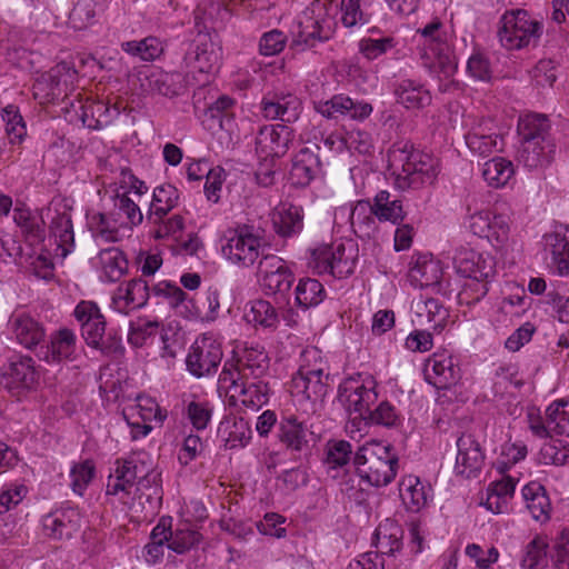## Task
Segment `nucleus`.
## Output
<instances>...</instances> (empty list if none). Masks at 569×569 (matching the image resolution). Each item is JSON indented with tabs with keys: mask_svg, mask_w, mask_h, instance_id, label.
Listing matches in <instances>:
<instances>
[{
	"mask_svg": "<svg viewBox=\"0 0 569 569\" xmlns=\"http://www.w3.org/2000/svg\"><path fill=\"white\" fill-rule=\"evenodd\" d=\"M346 378L338 388V400L349 413H358L360 419L385 427H393L399 421L397 409L389 401H381L376 409L371 406L378 400L376 381L371 377L360 379Z\"/></svg>",
	"mask_w": 569,
	"mask_h": 569,
	"instance_id": "obj_1",
	"label": "nucleus"
},
{
	"mask_svg": "<svg viewBox=\"0 0 569 569\" xmlns=\"http://www.w3.org/2000/svg\"><path fill=\"white\" fill-rule=\"evenodd\" d=\"M391 160L392 163L401 166V171L396 177V186L401 190L431 186L439 173L438 159L416 149L409 142L396 144L391 151Z\"/></svg>",
	"mask_w": 569,
	"mask_h": 569,
	"instance_id": "obj_2",
	"label": "nucleus"
},
{
	"mask_svg": "<svg viewBox=\"0 0 569 569\" xmlns=\"http://www.w3.org/2000/svg\"><path fill=\"white\" fill-rule=\"evenodd\" d=\"M353 465L362 481L373 487H383L396 478L399 458L392 446L369 441L356 451Z\"/></svg>",
	"mask_w": 569,
	"mask_h": 569,
	"instance_id": "obj_3",
	"label": "nucleus"
},
{
	"mask_svg": "<svg viewBox=\"0 0 569 569\" xmlns=\"http://www.w3.org/2000/svg\"><path fill=\"white\" fill-rule=\"evenodd\" d=\"M332 1L311 2L298 17L291 46L301 50L329 41L336 32Z\"/></svg>",
	"mask_w": 569,
	"mask_h": 569,
	"instance_id": "obj_4",
	"label": "nucleus"
},
{
	"mask_svg": "<svg viewBox=\"0 0 569 569\" xmlns=\"http://www.w3.org/2000/svg\"><path fill=\"white\" fill-rule=\"evenodd\" d=\"M418 32L423 39L420 52L422 66L445 78L452 77L458 69V61L442 23L435 19Z\"/></svg>",
	"mask_w": 569,
	"mask_h": 569,
	"instance_id": "obj_5",
	"label": "nucleus"
},
{
	"mask_svg": "<svg viewBox=\"0 0 569 569\" xmlns=\"http://www.w3.org/2000/svg\"><path fill=\"white\" fill-rule=\"evenodd\" d=\"M328 370L318 348L303 350L299 369L291 381L292 393L313 403L321 402L328 392Z\"/></svg>",
	"mask_w": 569,
	"mask_h": 569,
	"instance_id": "obj_6",
	"label": "nucleus"
},
{
	"mask_svg": "<svg viewBox=\"0 0 569 569\" xmlns=\"http://www.w3.org/2000/svg\"><path fill=\"white\" fill-rule=\"evenodd\" d=\"M543 32V23L526 10L507 11L500 20L498 38L502 47L518 50L536 46Z\"/></svg>",
	"mask_w": 569,
	"mask_h": 569,
	"instance_id": "obj_7",
	"label": "nucleus"
},
{
	"mask_svg": "<svg viewBox=\"0 0 569 569\" xmlns=\"http://www.w3.org/2000/svg\"><path fill=\"white\" fill-rule=\"evenodd\" d=\"M221 251L232 264L248 268L260 257L262 238L253 226L239 224L229 229L222 238Z\"/></svg>",
	"mask_w": 569,
	"mask_h": 569,
	"instance_id": "obj_8",
	"label": "nucleus"
},
{
	"mask_svg": "<svg viewBox=\"0 0 569 569\" xmlns=\"http://www.w3.org/2000/svg\"><path fill=\"white\" fill-rule=\"evenodd\" d=\"M357 248L343 243L323 244L311 251L309 266L318 274H329L342 279L352 274L356 268Z\"/></svg>",
	"mask_w": 569,
	"mask_h": 569,
	"instance_id": "obj_9",
	"label": "nucleus"
},
{
	"mask_svg": "<svg viewBox=\"0 0 569 569\" xmlns=\"http://www.w3.org/2000/svg\"><path fill=\"white\" fill-rule=\"evenodd\" d=\"M72 207L61 197H54L43 208V214L48 221L49 240H53L56 254L66 258L74 249V231L71 218Z\"/></svg>",
	"mask_w": 569,
	"mask_h": 569,
	"instance_id": "obj_10",
	"label": "nucleus"
},
{
	"mask_svg": "<svg viewBox=\"0 0 569 569\" xmlns=\"http://www.w3.org/2000/svg\"><path fill=\"white\" fill-rule=\"evenodd\" d=\"M1 383L18 398L34 390L39 383L34 360L29 356L12 357L2 368Z\"/></svg>",
	"mask_w": 569,
	"mask_h": 569,
	"instance_id": "obj_11",
	"label": "nucleus"
},
{
	"mask_svg": "<svg viewBox=\"0 0 569 569\" xmlns=\"http://www.w3.org/2000/svg\"><path fill=\"white\" fill-rule=\"evenodd\" d=\"M221 360L220 342L209 335H202L191 346L186 366L192 376L201 378L214 373Z\"/></svg>",
	"mask_w": 569,
	"mask_h": 569,
	"instance_id": "obj_12",
	"label": "nucleus"
},
{
	"mask_svg": "<svg viewBox=\"0 0 569 569\" xmlns=\"http://www.w3.org/2000/svg\"><path fill=\"white\" fill-rule=\"evenodd\" d=\"M259 277L263 292L280 298H286L295 281V276L286 261L274 254H267L260 260Z\"/></svg>",
	"mask_w": 569,
	"mask_h": 569,
	"instance_id": "obj_13",
	"label": "nucleus"
},
{
	"mask_svg": "<svg viewBox=\"0 0 569 569\" xmlns=\"http://www.w3.org/2000/svg\"><path fill=\"white\" fill-rule=\"evenodd\" d=\"M114 470L108 478L106 493L119 496L122 501L136 489L137 475L144 471L143 457L140 453L130 455L126 459H117Z\"/></svg>",
	"mask_w": 569,
	"mask_h": 569,
	"instance_id": "obj_14",
	"label": "nucleus"
},
{
	"mask_svg": "<svg viewBox=\"0 0 569 569\" xmlns=\"http://www.w3.org/2000/svg\"><path fill=\"white\" fill-rule=\"evenodd\" d=\"M455 473L463 478H476L485 465V451L471 433H462L456 441Z\"/></svg>",
	"mask_w": 569,
	"mask_h": 569,
	"instance_id": "obj_15",
	"label": "nucleus"
},
{
	"mask_svg": "<svg viewBox=\"0 0 569 569\" xmlns=\"http://www.w3.org/2000/svg\"><path fill=\"white\" fill-rule=\"evenodd\" d=\"M293 138V130L288 126H263L256 139L257 152L264 158H281L288 152Z\"/></svg>",
	"mask_w": 569,
	"mask_h": 569,
	"instance_id": "obj_16",
	"label": "nucleus"
},
{
	"mask_svg": "<svg viewBox=\"0 0 569 569\" xmlns=\"http://www.w3.org/2000/svg\"><path fill=\"white\" fill-rule=\"evenodd\" d=\"M426 381L437 389H449L460 379V369L447 351L436 352L426 361Z\"/></svg>",
	"mask_w": 569,
	"mask_h": 569,
	"instance_id": "obj_17",
	"label": "nucleus"
},
{
	"mask_svg": "<svg viewBox=\"0 0 569 569\" xmlns=\"http://www.w3.org/2000/svg\"><path fill=\"white\" fill-rule=\"evenodd\" d=\"M82 516L78 508L63 507L42 518V528L47 537L62 540L71 538L81 527Z\"/></svg>",
	"mask_w": 569,
	"mask_h": 569,
	"instance_id": "obj_18",
	"label": "nucleus"
},
{
	"mask_svg": "<svg viewBox=\"0 0 569 569\" xmlns=\"http://www.w3.org/2000/svg\"><path fill=\"white\" fill-rule=\"evenodd\" d=\"M73 313L81 325V333L87 345L91 348L101 345L106 335V319L97 303L83 300L77 305Z\"/></svg>",
	"mask_w": 569,
	"mask_h": 569,
	"instance_id": "obj_19",
	"label": "nucleus"
},
{
	"mask_svg": "<svg viewBox=\"0 0 569 569\" xmlns=\"http://www.w3.org/2000/svg\"><path fill=\"white\" fill-rule=\"evenodd\" d=\"M78 339L69 328H60L50 335V341L41 347L40 359L47 363L73 361L77 358Z\"/></svg>",
	"mask_w": 569,
	"mask_h": 569,
	"instance_id": "obj_20",
	"label": "nucleus"
},
{
	"mask_svg": "<svg viewBox=\"0 0 569 569\" xmlns=\"http://www.w3.org/2000/svg\"><path fill=\"white\" fill-rule=\"evenodd\" d=\"M301 109L300 99L292 93H269L260 102V110L266 119H279L288 123L298 120Z\"/></svg>",
	"mask_w": 569,
	"mask_h": 569,
	"instance_id": "obj_21",
	"label": "nucleus"
},
{
	"mask_svg": "<svg viewBox=\"0 0 569 569\" xmlns=\"http://www.w3.org/2000/svg\"><path fill=\"white\" fill-rule=\"evenodd\" d=\"M152 296L147 281L142 278H134L118 287L113 298L112 307L120 313L128 315L130 311L142 308Z\"/></svg>",
	"mask_w": 569,
	"mask_h": 569,
	"instance_id": "obj_22",
	"label": "nucleus"
},
{
	"mask_svg": "<svg viewBox=\"0 0 569 569\" xmlns=\"http://www.w3.org/2000/svg\"><path fill=\"white\" fill-rule=\"evenodd\" d=\"M230 400L240 402L246 408L258 410L269 401L270 389L267 382L261 379L234 380L229 386Z\"/></svg>",
	"mask_w": 569,
	"mask_h": 569,
	"instance_id": "obj_23",
	"label": "nucleus"
},
{
	"mask_svg": "<svg viewBox=\"0 0 569 569\" xmlns=\"http://www.w3.org/2000/svg\"><path fill=\"white\" fill-rule=\"evenodd\" d=\"M219 60V50L207 36H200L193 40L183 57L186 67L199 72L212 71Z\"/></svg>",
	"mask_w": 569,
	"mask_h": 569,
	"instance_id": "obj_24",
	"label": "nucleus"
},
{
	"mask_svg": "<svg viewBox=\"0 0 569 569\" xmlns=\"http://www.w3.org/2000/svg\"><path fill=\"white\" fill-rule=\"evenodd\" d=\"M9 328L17 342L27 349H33L46 337L43 325L26 312L12 313L9 319Z\"/></svg>",
	"mask_w": 569,
	"mask_h": 569,
	"instance_id": "obj_25",
	"label": "nucleus"
},
{
	"mask_svg": "<svg viewBox=\"0 0 569 569\" xmlns=\"http://www.w3.org/2000/svg\"><path fill=\"white\" fill-rule=\"evenodd\" d=\"M310 435L307 426L295 415L283 416L278 425L277 437L291 452H305L309 450Z\"/></svg>",
	"mask_w": 569,
	"mask_h": 569,
	"instance_id": "obj_26",
	"label": "nucleus"
},
{
	"mask_svg": "<svg viewBox=\"0 0 569 569\" xmlns=\"http://www.w3.org/2000/svg\"><path fill=\"white\" fill-rule=\"evenodd\" d=\"M70 107L78 114V118L84 127L94 130H99L108 126L111 123L113 118L120 114L118 108H110L103 101H90L86 103L78 101L77 104L71 102Z\"/></svg>",
	"mask_w": 569,
	"mask_h": 569,
	"instance_id": "obj_27",
	"label": "nucleus"
},
{
	"mask_svg": "<svg viewBox=\"0 0 569 569\" xmlns=\"http://www.w3.org/2000/svg\"><path fill=\"white\" fill-rule=\"evenodd\" d=\"M431 487L417 476L407 475L399 482V496L407 511H421L431 499Z\"/></svg>",
	"mask_w": 569,
	"mask_h": 569,
	"instance_id": "obj_28",
	"label": "nucleus"
},
{
	"mask_svg": "<svg viewBox=\"0 0 569 569\" xmlns=\"http://www.w3.org/2000/svg\"><path fill=\"white\" fill-rule=\"evenodd\" d=\"M403 529L393 519L387 518L376 528L372 546L376 548L373 553L393 556L402 549Z\"/></svg>",
	"mask_w": 569,
	"mask_h": 569,
	"instance_id": "obj_29",
	"label": "nucleus"
},
{
	"mask_svg": "<svg viewBox=\"0 0 569 569\" xmlns=\"http://www.w3.org/2000/svg\"><path fill=\"white\" fill-rule=\"evenodd\" d=\"M556 150L555 140H546V143L522 141L518 151V161L530 170L542 169L553 161Z\"/></svg>",
	"mask_w": 569,
	"mask_h": 569,
	"instance_id": "obj_30",
	"label": "nucleus"
},
{
	"mask_svg": "<svg viewBox=\"0 0 569 569\" xmlns=\"http://www.w3.org/2000/svg\"><path fill=\"white\" fill-rule=\"evenodd\" d=\"M61 68L58 66L43 73L33 83V96L40 103H54L67 98V83L61 81Z\"/></svg>",
	"mask_w": 569,
	"mask_h": 569,
	"instance_id": "obj_31",
	"label": "nucleus"
},
{
	"mask_svg": "<svg viewBox=\"0 0 569 569\" xmlns=\"http://www.w3.org/2000/svg\"><path fill=\"white\" fill-rule=\"evenodd\" d=\"M272 224L276 233L281 238H290L302 231L303 210L299 206L283 203L274 209Z\"/></svg>",
	"mask_w": 569,
	"mask_h": 569,
	"instance_id": "obj_32",
	"label": "nucleus"
},
{
	"mask_svg": "<svg viewBox=\"0 0 569 569\" xmlns=\"http://www.w3.org/2000/svg\"><path fill=\"white\" fill-rule=\"evenodd\" d=\"M321 171L319 156L310 148H302L296 156L290 170L293 184L306 187Z\"/></svg>",
	"mask_w": 569,
	"mask_h": 569,
	"instance_id": "obj_33",
	"label": "nucleus"
},
{
	"mask_svg": "<svg viewBox=\"0 0 569 569\" xmlns=\"http://www.w3.org/2000/svg\"><path fill=\"white\" fill-rule=\"evenodd\" d=\"M397 102L407 109H422L431 103V93L426 87L412 79H402L395 87Z\"/></svg>",
	"mask_w": 569,
	"mask_h": 569,
	"instance_id": "obj_34",
	"label": "nucleus"
},
{
	"mask_svg": "<svg viewBox=\"0 0 569 569\" xmlns=\"http://www.w3.org/2000/svg\"><path fill=\"white\" fill-rule=\"evenodd\" d=\"M46 220L43 209L40 214L33 213L28 208H14L13 210V221L32 244L46 240Z\"/></svg>",
	"mask_w": 569,
	"mask_h": 569,
	"instance_id": "obj_35",
	"label": "nucleus"
},
{
	"mask_svg": "<svg viewBox=\"0 0 569 569\" xmlns=\"http://www.w3.org/2000/svg\"><path fill=\"white\" fill-rule=\"evenodd\" d=\"M522 497L531 517L545 522L550 518L551 505L545 487L537 481H531L522 488Z\"/></svg>",
	"mask_w": 569,
	"mask_h": 569,
	"instance_id": "obj_36",
	"label": "nucleus"
},
{
	"mask_svg": "<svg viewBox=\"0 0 569 569\" xmlns=\"http://www.w3.org/2000/svg\"><path fill=\"white\" fill-rule=\"evenodd\" d=\"M269 369V357L263 348L249 347L239 359L238 373L241 379H260Z\"/></svg>",
	"mask_w": 569,
	"mask_h": 569,
	"instance_id": "obj_37",
	"label": "nucleus"
},
{
	"mask_svg": "<svg viewBox=\"0 0 569 569\" xmlns=\"http://www.w3.org/2000/svg\"><path fill=\"white\" fill-rule=\"evenodd\" d=\"M147 80L151 91L170 98L181 94L186 87L184 76L177 71L156 70Z\"/></svg>",
	"mask_w": 569,
	"mask_h": 569,
	"instance_id": "obj_38",
	"label": "nucleus"
},
{
	"mask_svg": "<svg viewBox=\"0 0 569 569\" xmlns=\"http://www.w3.org/2000/svg\"><path fill=\"white\" fill-rule=\"evenodd\" d=\"M371 206L373 213L380 222H391L400 224L406 218V212L400 199H392L387 190H380L373 198Z\"/></svg>",
	"mask_w": 569,
	"mask_h": 569,
	"instance_id": "obj_39",
	"label": "nucleus"
},
{
	"mask_svg": "<svg viewBox=\"0 0 569 569\" xmlns=\"http://www.w3.org/2000/svg\"><path fill=\"white\" fill-rule=\"evenodd\" d=\"M99 264L101 268V277L109 282H116L128 270V260L124 253L116 248H107L99 252Z\"/></svg>",
	"mask_w": 569,
	"mask_h": 569,
	"instance_id": "obj_40",
	"label": "nucleus"
},
{
	"mask_svg": "<svg viewBox=\"0 0 569 569\" xmlns=\"http://www.w3.org/2000/svg\"><path fill=\"white\" fill-rule=\"evenodd\" d=\"M518 132L521 137V142L530 140L532 142L540 141L546 143V140H553L550 134V122L543 114L532 113L520 118Z\"/></svg>",
	"mask_w": 569,
	"mask_h": 569,
	"instance_id": "obj_41",
	"label": "nucleus"
},
{
	"mask_svg": "<svg viewBox=\"0 0 569 569\" xmlns=\"http://www.w3.org/2000/svg\"><path fill=\"white\" fill-rule=\"evenodd\" d=\"M377 217L370 200H359L350 217L351 226L360 238H372L377 233Z\"/></svg>",
	"mask_w": 569,
	"mask_h": 569,
	"instance_id": "obj_42",
	"label": "nucleus"
},
{
	"mask_svg": "<svg viewBox=\"0 0 569 569\" xmlns=\"http://www.w3.org/2000/svg\"><path fill=\"white\" fill-rule=\"evenodd\" d=\"M119 219L112 213L107 216L101 212H92L87 216L88 228L97 240L117 242L120 240Z\"/></svg>",
	"mask_w": 569,
	"mask_h": 569,
	"instance_id": "obj_43",
	"label": "nucleus"
},
{
	"mask_svg": "<svg viewBox=\"0 0 569 569\" xmlns=\"http://www.w3.org/2000/svg\"><path fill=\"white\" fill-rule=\"evenodd\" d=\"M124 419L138 418L142 422L153 420L162 422L167 418V411H162L157 401L149 397H138L137 402L123 410Z\"/></svg>",
	"mask_w": 569,
	"mask_h": 569,
	"instance_id": "obj_44",
	"label": "nucleus"
},
{
	"mask_svg": "<svg viewBox=\"0 0 569 569\" xmlns=\"http://www.w3.org/2000/svg\"><path fill=\"white\" fill-rule=\"evenodd\" d=\"M142 457L144 471L137 475L134 492L146 495L148 500L152 498L160 499L162 492L161 475L152 468V463L146 455H142Z\"/></svg>",
	"mask_w": 569,
	"mask_h": 569,
	"instance_id": "obj_45",
	"label": "nucleus"
},
{
	"mask_svg": "<svg viewBox=\"0 0 569 569\" xmlns=\"http://www.w3.org/2000/svg\"><path fill=\"white\" fill-rule=\"evenodd\" d=\"M515 173L513 164L505 158H492L482 168V177L489 186L495 188L503 187Z\"/></svg>",
	"mask_w": 569,
	"mask_h": 569,
	"instance_id": "obj_46",
	"label": "nucleus"
},
{
	"mask_svg": "<svg viewBox=\"0 0 569 569\" xmlns=\"http://www.w3.org/2000/svg\"><path fill=\"white\" fill-rule=\"evenodd\" d=\"M178 189L170 184H161L153 190L151 213L162 219L169 211L177 207L179 201Z\"/></svg>",
	"mask_w": 569,
	"mask_h": 569,
	"instance_id": "obj_47",
	"label": "nucleus"
},
{
	"mask_svg": "<svg viewBox=\"0 0 569 569\" xmlns=\"http://www.w3.org/2000/svg\"><path fill=\"white\" fill-rule=\"evenodd\" d=\"M121 49L128 54L138 57L143 61H152L163 52V46L157 37H147L140 41L132 40L122 42Z\"/></svg>",
	"mask_w": 569,
	"mask_h": 569,
	"instance_id": "obj_48",
	"label": "nucleus"
},
{
	"mask_svg": "<svg viewBox=\"0 0 569 569\" xmlns=\"http://www.w3.org/2000/svg\"><path fill=\"white\" fill-rule=\"evenodd\" d=\"M546 247L559 274L569 276V239L559 233H551L546 236Z\"/></svg>",
	"mask_w": 569,
	"mask_h": 569,
	"instance_id": "obj_49",
	"label": "nucleus"
},
{
	"mask_svg": "<svg viewBox=\"0 0 569 569\" xmlns=\"http://www.w3.org/2000/svg\"><path fill=\"white\" fill-rule=\"evenodd\" d=\"M220 432L227 433L226 442L230 448L244 447L251 439V428L243 418L226 419L220 423Z\"/></svg>",
	"mask_w": 569,
	"mask_h": 569,
	"instance_id": "obj_50",
	"label": "nucleus"
},
{
	"mask_svg": "<svg viewBox=\"0 0 569 569\" xmlns=\"http://www.w3.org/2000/svg\"><path fill=\"white\" fill-rule=\"evenodd\" d=\"M548 541L546 537L536 536L525 548L521 560L523 569H548Z\"/></svg>",
	"mask_w": 569,
	"mask_h": 569,
	"instance_id": "obj_51",
	"label": "nucleus"
},
{
	"mask_svg": "<svg viewBox=\"0 0 569 569\" xmlns=\"http://www.w3.org/2000/svg\"><path fill=\"white\" fill-rule=\"evenodd\" d=\"M295 292L297 305L303 309L318 306L325 298L323 286L311 278L300 279Z\"/></svg>",
	"mask_w": 569,
	"mask_h": 569,
	"instance_id": "obj_52",
	"label": "nucleus"
},
{
	"mask_svg": "<svg viewBox=\"0 0 569 569\" xmlns=\"http://www.w3.org/2000/svg\"><path fill=\"white\" fill-rule=\"evenodd\" d=\"M410 276L421 287H430L440 282L442 270L438 261L423 257L411 268Z\"/></svg>",
	"mask_w": 569,
	"mask_h": 569,
	"instance_id": "obj_53",
	"label": "nucleus"
},
{
	"mask_svg": "<svg viewBox=\"0 0 569 569\" xmlns=\"http://www.w3.org/2000/svg\"><path fill=\"white\" fill-rule=\"evenodd\" d=\"M160 323L156 320L138 318L130 322L128 342L134 348H141L158 333Z\"/></svg>",
	"mask_w": 569,
	"mask_h": 569,
	"instance_id": "obj_54",
	"label": "nucleus"
},
{
	"mask_svg": "<svg viewBox=\"0 0 569 569\" xmlns=\"http://www.w3.org/2000/svg\"><path fill=\"white\" fill-rule=\"evenodd\" d=\"M6 131L11 143H20L27 134L26 123L16 104H8L1 111Z\"/></svg>",
	"mask_w": 569,
	"mask_h": 569,
	"instance_id": "obj_55",
	"label": "nucleus"
},
{
	"mask_svg": "<svg viewBox=\"0 0 569 569\" xmlns=\"http://www.w3.org/2000/svg\"><path fill=\"white\" fill-rule=\"evenodd\" d=\"M398 41L392 36L381 38H363L359 41V52L368 60L372 61L395 49Z\"/></svg>",
	"mask_w": 569,
	"mask_h": 569,
	"instance_id": "obj_56",
	"label": "nucleus"
},
{
	"mask_svg": "<svg viewBox=\"0 0 569 569\" xmlns=\"http://www.w3.org/2000/svg\"><path fill=\"white\" fill-rule=\"evenodd\" d=\"M418 316L420 317L425 313L428 322L432 323L431 328L435 331L441 332L449 317L447 308L435 298H429L418 303Z\"/></svg>",
	"mask_w": 569,
	"mask_h": 569,
	"instance_id": "obj_57",
	"label": "nucleus"
},
{
	"mask_svg": "<svg viewBox=\"0 0 569 569\" xmlns=\"http://www.w3.org/2000/svg\"><path fill=\"white\" fill-rule=\"evenodd\" d=\"M102 10V2L97 0H79L70 13V19L76 28L82 29L92 23L96 16Z\"/></svg>",
	"mask_w": 569,
	"mask_h": 569,
	"instance_id": "obj_58",
	"label": "nucleus"
},
{
	"mask_svg": "<svg viewBox=\"0 0 569 569\" xmlns=\"http://www.w3.org/2000/svg\"><path fill=\"white\" fill-rule=\"evenodd\" d=\"M114 212L112 216L114 218L120 217L121 214L126 216L127 221L118 222L119 226H137L142 221V213L138 204L128 197L127 193L117 194L113 199Z\"/></svg>",
	"mask_w": 569,
	"mask_h": 569,
	"instance_id": "obj_59",
	"label": "nucleus"
},
{
	"mask_svg": "<svg viewBox=\"0 0 569 569\" xmlns=\"http://www.w3.org/2000/svg\"><path fill=\"white\" fill-rule=\"evenodd\" d=\"M247 318L248 321L263 328H276L279 322L274 307L269 301L261 299L252 302Z\"/></svg>",
	"mask_w": 569,
	"mask_h": 569,
	"instance_id": "obj_60",
	"label": "nucleus"
},
{
	"mask_svg": "<svg viewBox=\"0 0 569 569\" xmlns=\"http://www.w3.org/2000/svg\"><path fill=\"white\" fill-rule=\"evenodd\" d=\"M551 432L569 436V402L558 401L547 408Z\"/></svg>",
	"mask_w": 569,
	"mask_h": 569,
	"instance_id": "obj_61",
	"label": "nucleus"
},
{
	"mask_svg": "<svg viewBox=\"0 0 569 569\" xmlns=\"http://www.w3.org/2000/svg\"><path fill=\"white\" fill-rule=\"evenodd\" d=\"M201 535L184 526L183 528H177L176 531L170 532V542L167 548L174 551L176 553H184L190 550L200 541Z\"/></svg>",
	"mask_w": 569,
	"mask_h": 569,
	"instance_id": "obj_62",
	"label": "nucleus"
},
{
	"mask_svg": "<svg viewBox=\"0 0 569 569\" xmlns=\"http://www.w3.org/2000/svg\"><path fill=\"white\" fill-rule=\"evenodd\" d=\"M315 110L326 118L332 119L348 113V107L352 106V99L345 94H336L326 101L313 103Z\"/></svg>",
	"mask_w": 569,
	"mask_h": 569,
	"instance_id": "obj_63",
	"label": "nucleus"
},
{
	"mask_svg": "<svg viewBox=\"0 0 569 569\" xmlns=\"http://www.w3.org/2000/svg\"><path fill=\"white\" fill-rule=\"evenodd\" d=\"M287 41V36L278 29L264 32L259 40V53L264 57L277 56L284 49Z\"/></svg>",
	"mask_w": 569,
	"mask_h": 569,
	"instance_id": "obj_64",
	"label": "nucleus"
}]
</instances>
